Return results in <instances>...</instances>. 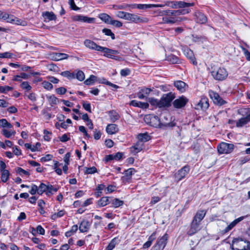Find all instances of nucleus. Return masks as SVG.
<instances>
[{"label":"nucleus","mask_w":250,"mask_h":250,"mask_svg":"<svg viewBox=\"0 0 250 250\" xmlns=\"http://www.w3.org/2000/svg\"><path fill=\"white\" fill-rule=\"evenodd\" d=\"M210 73L213 78L217 81H223L228 76L227 70L224 67H212Z\"/></svg>","instance_id":"nucleus-1"},{"label":"nucleus","mask_w":250,"mask_h":250,"mask_svg":"<svg viewBox=\"0 0 250 250\" xmlns=\"http://www.w3.org/2000/svg\"><path fill=\"white\" fill-rule=\"evenodd\" d=\"M170 12H172V10H167L161 11L159 12V15L163 16L162 21L164 23L173 24L176 22L178 18H176L175 16L172 15Z\"/></svg>","instance_id":"nucleus-2"},{"label":"nucleus","mask_w":250,"mask_h":250,"mask_svg":"<svg viewBox=\"0 0 250 250\" xmlns=\"http://www.w3.org/2000/svg\"><path fill=\"white\" fill-rule=\"evenodd\" d=\"M150 125L155 127L165 128L173 126V124L171 122H164L163 118L159 119L156 116L152 115Z\"/></svg>","instance_id":"nucleus-3"},{"label":"nucleus","mask_w":250,"mask_h":250,"mask_svg":"<svg viewBox=\"0 0 250 250\" xmlns=\"http://www.w3.org/2000/svg\"><path fill=\"white\" fill-rule=\"evenodd\" d=\"M100 51L104 53V56L105 57L118 61L122 59L121 57L117 55L119 54L117 50L102 46Z\"/></svg>","instance_id":"nucleus-4"},{"label":"nucleus","mask_w":250,"mask_h":250,"mask_svg":"<svg viewBox=\"0 0 250 250\" xmlns=\"http://www.w3.org/2000/svg\"><path fill=\"white\" fill-rule=\"evenodd\" d=\"M174 95L171 92L164 94L161 99L159 100V108L169 106L171 101L174 99Z\"/></svg>","instance_id":"nucleus-5"},{"label":"nucleus","mask_w":250,"mask_h":250,"mask_svg":"<svg viewBox=\"0 0 250 250\" xmlns=\"http://www.w3.org/2000/svg\"><path fill=\"white\" fill-rule=\"evenodd\" d=\"M127 21L137 24L146 23L148 22L147 18L144 16H140L138 15L128 13L127 17Z\"/></svg>","instance_id":"nucleus-6"},{"label":"nucleus","mask_w":250,"mask_h":250,"mask_svg":"<svg viewBox=\"0 0 250 250\" xmlns=\"http://www.w3.org/2000/svg\"><path fill=\"white\" fill-rule=\"evenodd\" d=\"M234 145L222 142L217 146L218 152L220 154H228L234 149Z\"/></svg>","instance_id":"nucleus-7"},{"label":"nucleus","mask_w":250,"mask_h":250,"mask_svg":"<svg viewBox=\"0 0 250 250\" xmlns=\"http://www.w3.org/2000/svg\"><path fill=\"white\" fill-rule=\"evenodd\" d=\"M168 235L165 233L162 237L158 239L155 246L156 250H163L167 243Z\"/></svg>","instance_id":"nucleus-8"},{"label":"nucleus","mask_w":250,"mask_h":250,"mask_svg":"<svg viewBox=\"0 0 250 250\" xmlns=\"http://www.w3.org/2000/svg\"><path fill=\"white\" fill-rule=\"evenodd\" d=\"M188 102V99L186 97L182 96L173 101V105L176 108H181L184 107Z\"/></svg>","instance_id":"nucleus-9"},{"label":"nucleus","mask_w":250,"mask_h":250,"mask_svg":"<svg viewBox=\"0 0 250 250\" xmlns=\"http://www.w3.org/2000/svg\"><path fill=\"white\" fill-rule=\"evenodd\" d=\"M209 95L214 103L217 105H222L226 103V101L216 92L211 91L209 92Z\"/></svg>","instance_id":"nucleus-10"},{"label":"nucleus","mask_w":250,"mask_h":250,"mask_svg":"<svg viewBox=\"0 0 250 250\" xmlns=\"http://www.w3.org/2000/svg\"><path fill=\"white\" fill-rule=\"evenodd\" d=\"M189 171V167L186 166L180 169L175 175V178L178 181H180L184 178Z\"/></svg>","instance_id":"nucleus-11"},{"label":"nucleus","mask_w":250,"mask_h":250,"mask_svg":"<svg viewBox=\"0 0 250 250\" xmlns=\"http://www.w3.org/2000/svg\"><path fill=\"white\" fill-rule=\"evenodd\" d=\"M84 45L87 48L91 50L100 51L102 46L98 45L93 41L86 39L84 41Z\"/></svg>","instance_id":"nucleus-12"},{"label":"nucleus","mask_w":250,"mask_h":250,"mask_svg":"<svg viewBox=\"0 0 250 250\" xmlns=\"http://www.w3.org/2000/svg\"><path fill=\"white\" fill-rule=\"evenodd\" d=\"M247 216H241L236 219H235L233 221H232L231 223L228 225L224 230H223V233H225L230 230L233 227H234L236 224H237L240 222L242 221L243 219H244Z\"/></svg>","instance_id":"nucleus-13"},{"label":"nucleus","mask_w":250,"mask_h":250,"mask_svg":"<svg viewBox=\"0 0 250 250\" xmlns=\"http://www.w3.org/2000/svg\"><path fill=\"white\" fill-rule=\"evenodd\" d=\"M196 108H201L203 110H206L209 106V103L208 99L207 98L204 97L201 98L200 101L196 105Z\"/></svg>","instance_id":"nucleus-14"},{"label":"nucleus","mask_w":250,"mask_h":250,"mask_svg":"<svg viewBox=\"0 0 250 250\" xmlns=\"http://www.w3.org/2000/svg\"><path fill=\"white\" fill-rule=\"evenodd\" d=\"M51 58L54 61H59L67 59L68 58V55L67 54L62 53H53L51 54Z\"/></svg>","instance_id":"nucleus-15"},{"label":"nucleus","mask_w":250,"mask_h":250,"mask_svg":"<svg viewBox=\"0 0 250 250\" xmlns=\"http://www.w3.org/2000/svg\"><path fill=\"white\" fill-rule=\"evenodd\" d=\"M199 225L200 223L192 220L190 228L188 231V234L189 235H192L196 233L200 229Z\"/></svg>","instance_id":"nucleus-16"},{"label":"nucleus","mask_w":250,"mask_h":250,"mask_svg":"<svg viewBox=\"0 0 250 250\" xmlns=\"http://www.w3.org/2000/svg\"><path fill=\"white\" fill-rule=\"evenodd\" d=\"M151 91L152 89L150 88L144 87L137 93V96L140 99H144L147 97Z\"/></svg>","instance_id":"nucleus-17"},{"label":"nucleus","mask_w":250,"mask_h":250,"mask_svg":"<svg viewBox=\"0 0 250 250\" xmlns=\"http://www.w3.org/2000/svg\"><path fill=\"white\" fill-rule=\"evenodd\" d=\"M250 122V114H248L246 117H242L236 122L237 127H242Z\"/></svg>","instance_id":"nucleus-18"},{"label":"nucleus","mask_w":250,"mask_h":250,"mask_svg":"<svg viewBox=\"0 0 250 250\" xmlns=\"http://www.w3.org/2000/svg\"><path fill=\"white\" fill-rule=\"evenodd\" d=\"M206 212L204 210H198L194 216L193 221L200 223L201 221L205 216Z\"/></svg>","instance_id":"nucleus-19"},{"label":"nucleus","mask_w":250,"mask_h":250,"mask_svg":"<svg viewBox=\"0 0 250 250\" xmlns=\"http://www.w3.org/2000/svg\"><path fill=\"white\" fill-rule=\"evenodd\" d=\"M42 16L44 18V21L45 22L55 20L56 19V16L52 12L46 11L43 12Z\"/></svg>","instance_id":"nucleus-20"},{"label":"nucleus","mask_w":250,"mask_h":250,"mask_svg":"<svg viewBox=\"0 0 250 250\" xmlns=\"http://www.w3.org/2000/svg\"><path fill=\"white\" fill-rule=\"evenodd\" d=\"M106 131L108 134H114L118 132L119 128L115 124H109L106 127Z\"/></svg>","instance_id":"nucleus-21"},{"label":"nucleus","mask_w":250,"mask_h":250,"mask_svg":"<svg viewBox=\"0 0 250 250\" xmlns=\"http://www.w3.org/2000/svg\"><path fill=\"white\" fill-rule=\"evenodd\" d=\"M130 105L144 109L147 108L149 106V104L147 103L138 102L136 100L131 101Z\"/></svg>","instance_id":"nucleus-22"},{"label":"nucleus","mask_w":250,"mask_h":250,"mask_svg":"<svg viewBox=\"0 0 250 250\" xmlns=\"http://www.w3.org/2000/svg\"><path fill=\"white\" fill-rule=\"evenodd\" d=\"M90 226V225L88 221L83 220L80 225L79 230L81 232H87L89 230Z\"/></svg>","instance_id":"nucleus-23"},{"label":"nucleus","mask_w":250,"mask_h":250,"mask_svg":"<svg viewBox=\"0 0 250 250\" xmlns=\"http://www.w3.org/2000/svg\"><path fill=\"white\" fill-rule=\"evenodd\" d=\"M196 21L201 24L205 23L207 21L206 16L201 12H197L195 13Z\"/></svg>","instance_id":"nucleus-24"},{"label":"nucleus","mask_w":250,"mask_h":250,"mask_svg":"<svg viewBox=\"0 0 250 250\" xmlns=\"http://www.w3.org/2000/svg\"><path fill=\"white\" fill-rule=\"evenodd\" d=\"M184 53L185 55L191 60L193 64H197V62L194 56V54L192 51L189 49H187L185 50Z\"/></svg>","instance_id":"nucleus-25"},{"label":"nucleus","mask_w":250,"mask_h":250,"mask_svg":"<svg viewBox=\"0 0 250 250\" xmlns=\"http://www.w3.org/2000/svg\"><path fill=\"white\" fill-rule=\"evenodd\" d=\"M174 86L177 88L178 90L182 92L186 91V84L185 82L181 81H178L174 83Z\"/></svg>","instance_id":"nucleus-26"},{"label":"nucleus","mask_w":250,"mask_h":250,"mask_svg":"<svg viewBox=\"0 0 250 250\" xmlns=\"http://www.w3.org/2000/svg\"><path fill=\"white\" fill-rule=\"evenodd\" d=\"M138 139L141 143H144L149 141L150 139V137L147 133H140L138 135Z\"/></svg>","instance_id":"nucleus-27"},{"label":"nucleus","mask_w":250,"mask_h":250,"mask_svg":"<svg viewBox=\"0 0 250 250\" xmlns=\"http://www.w3.org/2000/svg\"><path fill=\"white\" fill-rule=\"evenodd\" d=\"M190 12L189 9H183L176 10H172V12L170 13L173 15L175 16L176 18H177L178 16L181 15H185L188 13Z\"/></svg>","instance_id":"nucleus-28"},{"label":"nucleus","mask_w":250,"mask_h":250,"mask_svg":"<svg viewBox=\"0 0 250 250\" xmlns=\"http://www.w3.org/2000/svg\"><path fill=\"white\" fill-rule=\"evenodd\" d=\"M194 5V3L193 2H186L182 1H177V8H185L192 6Z\"/></svg>","instance_id":"nucleus-29"},{"label":"nucleus","mask_w":250,"mask_h":250,"mask_svg":"<svg viewBox=\"0 0 250 250\" xmlns=\"http://www.w3.org/2000/svg\"><path fill=\"white\" fill-rule=\"evenodd\" d=\"M109 115L110 120L112 122H115L120 118L119 115L114 110H111L109 111Z\"/></svg>","instance_id":"nucleus-30"},{"label":"nucleus","mask_w":250,"mask_h":250,"mask_svg":"<svg viewBox=\"0 0 250 250\" xmlns=\"http://www.w3.org/2000/svg\"><path fill=\"white\" fill-rule=\"evenodd\" d=\"M58 190V188L54 187L52 185L49 184L47 186V191L46 192V194L47 196L54 194V192H56Z\"/></svg>","instance_id":"nucleus-31"},{"label":"nucleus","mask_w":250,"mask_h":250,"mask_svg":"<svg viewBox=\"0 0 250 250\" xmlns=\"http://www.w3.org/2000/svg\"><path fill=\"white\" fill-rule=\"evenodd\" d=\"M99 18L106 23H109V22L111 20V17L108 14L105 13L99 14Z\"/></svg>","instance_id":"nucleus-32"},{"label":"nucleus","mask_w":250,"mask_h":250,"mask_svg":"<svg viewBox=\"0 0 250 250\" xmlns=\"http://www.w3.org/2000/svg\"><path fill=\"white\" fill-rule=\"evenodd\" d=\"M117 237H115L110 242L108 246L105 248V250H112L116 246L117 244Z\"/></svg>","instance_id":"nucleus-33"},{"label":"nucleus","mask_w":250,"mask_h":250,"mask_svg":"<svg viewBox=\"0 0 250 250\" xmlns=\"http://www.w3.org/2000/svg\"><path fill=\"white\" fill-rule=\"evenodd\" d=\"M143 147V144L138 141L136 145L132 147V148L134 149L133 151L134 153H138L142 150Z\"/></svg>","instance_id":"nucleus-34"},{"label":"nucleus","mask_w":250,"mask_h":250,"mask_svg":"<svg viewBox=\"0 0 250 250\" xmlns=\"http://www.w3.org/2000/svg\"><path fill=\"white\" fill-rule=\"evenodd\" d=\"M98 205L101 207H104L109 203V198L107 197H103L98 201Z\"/></svg>","instance_id":"nucleus-35"},{"label":"nucleus","mask_w":250,"mask_h":250,"mask_svg":"<svg viewBox=\"0 0 250 250\" xmlns=\"http://www.w3.org/2000/svg\"><path fill=\"white\" fill-rule=\"evenodd\" d=\"M47 186L43 183H42L38 187V194L42 195L43 192H46L47 191Z\"/></svg>","instance_id":"nucleus-36"},{"label":"nucleus","mask_w":250,"mask_h":250,"mask_svg":"<svg viewBox=\"0 0 250 250\" xmlns=\"http://www.w3.org/2000/svg\"><path fill=\"white\" fill-rule=\"evenodd\" d=\"M1 172V180L3 182H6L9 179L10 173L8 170Z\"/></svg>","instance_id":"nucleus-37"},{"label":"nucleus","mask_w":250,"mask_h":250,"mask_svg":"<svg viewBox=\"0 0 250 250\" xmlns=\"http://www.w3.org/2000/svg\"><path fill=\"white\" fill-rule=\"evenodd\" d=\"M16 133L15 131H9L6 129L2 130V134L6 138H9L12 135H14Z\"/></svg>","instance_id":"nucleus-38"},{"label":"nucleus","mask_w":250,"mask_h":250,"mask_svg":"<svg viewBox=\"0 0 250 250\" xmlns=\"http://www.w3.org/2000/svg\"><path fill=\"white\" fill-rule=\"evenodd\" d=\"M112 204L114 208H116L122 206L124 204V202L122 200L116 198L113 200Z\"/></svg>","instance_id":"nucleus-39"},{"label":"nucleus","mask_w":250,"mask_h":250,"mask_svg":"<svg viewBox=\"0 0 250 250\" xmlns=\"http://www.w3.org/2000/svg\"><path fill=\"white\" fill-rule=\"evenodd\" d=\"M148 101L149 102V103L153 106H155L156 107H158L159 108V100H158L157 99L154 98H149L148 99Z\"/></svg>","instance_id":"nucleus-40"},{"label":"nucleus","mask_w":250,"mask_h":250,"mask_svg":"<svg viewBox=\"0 0 250 250\" xmlns=\"http://www.w3.org/2000/svg\"><path fill=\"white\" fill-rule=\"evenodd\" d=\"M167 60L172 63H177L179 62V59L177 57L170 55L167 57Z\"/></svg>","instance_id":"nucleus-41"},{"label":"nucleus","mask_w":250,"mask_h":250,"mask_svg":"<svg viewBox=\"0 0 250 250\" xmlns=\"http://www.w3.org/2000/svg\"><path fill=\"white\" fill-rule=\"evenodd\" d=\"M75 78H76L80 81H83L85 78L84 74L82 71L78 70Z\"/></svg>","instance_id":"nucleus-42"},{"label":"nucleus","mask_w":250,"mask_h":250,"mask_svg":"<svg viewBox=\"0 0 250 250\" xmlns=\"http://www.w3.org/2000/svg\"><path fill=\"white\" fill-rule=\"evenodd\" d=\"M42 86L48 90H50L53 89V86L50 82L43 81L42 83Z\"/></svg>","instance_id":"nucleus-43"},{"label":"nucleus","mask_w":250,"mask_h":250,"mask_svg":"<svg viewBox=\"0 0 250 250\" xmlns=\"http://www.w3.org/2000/svg\"><path fill=\"white\" fill-rule=\"evenodd\" d=\"M96 80V77L94 75H91L90 77L86 79L84 83L86 85H90L94 83V82Z\"/></svg>","instance_id":"nucleus-44"},{"label":"nucleus","mask_w":250,"mask_h":250,"mask_svg":"<svg viewBox=\"0 0 250 250\" xmlns=\"http://www.w3.org/2000/svg\"><path fill=\"white\" fill-rule=\"evenodd\" d=\"M14 23L17 25H22L23 26L27 25V23L26 21L22 20L18 18H16V19H14Z\"/></svg>","instance_id":"nucleus-45"},{"label":"nucleus","mask_w":250,"mask_h":250,"mask_svg":"<svg viewBox=\"0 0 250 250\" xmlns=\"http://www.w3.org/2000/svg\"><path fill=\"white\" fill-rule=\"evenodd\" d=\"M134 7L139 9H144L152 8V6L151 4H138L134 5Z\"/></svg>","instance_id":"nucleus-46"},{"label":"nucleus","mask_w":250,"mask_h":250,"mask_svg":"<svg viewBox=\"0 0 250 250\" xmlns=\"http://www.w3.org/2000/svg\"><path fill=\"white\" fill-rule=\"evenodd\" d=\"M61 75L69 79L75 78V75L71 73L69 71H63L61 73Z\"/></svg>","instance_id":"nucleus-47"},{"label":"nucleus","mask_w":250,"mask_h":250,"mask_svg":"<svg viewBox=\"0 0 250 250\" xmlns=\"http://www.w3.org/2000/svg\"><path fill=\"white\" fill-rule=\"evenodd\" d=\"M103 32L106 36H109L111 37L112 40L115 39L114 34L113 33L110 29L104 28L103 29Z\"/></svg>","instance_id":"nucleus-48"},{"label":"nucleus","mask_w":250,"mask_h":250,"mask_svg":"<svg viewBox=\"0 0 250 250\" xmlns=\"http://www.w3.org/2000/svg\"><path fill=\"white\" fill-rule=\"evenodd\" d=\"M97 171V168L95 167H85V170L84 173L86 174H93Z\"/></svg>","instance_id":"nucleus-49"},{"label":"nucleus","mask_w":250,"mask_h":250,"mask_svg":"<svg viewBox=\"0 0 250 250\" xmlns=\"http://www.w3.org/2000/svg\"><path fill=\"white\" fill-rule=\"evenodd\" d=\"M165 4L172 8L177 9V1H167L165 2Z\"/></svg>","instance_id":"nucleus-50"},{"label":"nucleus","mask_w":250,"mask_h":250,"mask_svg":"<svg viewBox=\"0 0 250 250\" xmlns=\"http://www.w3.org/2000/svg\"><path fill=\"white\" fill-rule=\"evenodd\" d=\"M21 87L27 91H30L32 87L27 82H23L21 84Z\"/></svg>","instance_id":"nucleus-51"},{"label":"nucleus","mask_w":250,"mask_h":250,"mask_svg":"<svg viewBox=\"0 0 250 250\" xmlns=\"http://www.w3.org/2000/svg\"><path fill=\"white\" fill-rule=\"evenodd\" d=\"M128 13L124 11H118L117 14V16L120 18L127 20V17Z\"/></svg>","instance_id":"nucleus-52"},{"label":"nucleus","mask_w":250,"mask_h":250,"mask_svg":"<svg viewBox=\"0 0 250 250\" xmlns=\"http://www.w3.org/2000/svg\"><path fill=\"white\" fill-rule=\"evenodd\" d=\"M16 172L21 176L23 175H29V173L27 171L24 170L21 167H18L16 169Z\"/></svg>","instance_id":"nucleus-53"},{"label":"nucleus","mask_w":250,"mask_h":250,"mask_svg":"<svg viewBox=\"0 0 250 250\" xmlns=\"http://www.w3.org/2000/svg\"><path fill=\"white\" fill-rule=\"evenodd\" d=\"M109 24L114 25L117 27H120L122 26V25H123L122 23L121 22H120V21H116V20H110Z\"/></svg>","instance_id":"nucleus-54"},{"label":"nucleus","mask_w":250,"mask_h":250,"mask_svg":"<svg viewBox=\"0 0 250 250\" xmlns=\"http://www.w3.org/2000/svg\"><path fill=\"white\" fill-rule=\"evenodd\" d=\"M13 89V87L5 86H0V93H6L7 91L12 90Z\"/></svg>","instance_id":"nucleus-55"},{"label":"nucleus","mask_w":250,"mask_h":250,"mask_svg":"<svg viewBox=\"0 0 250 250\" xmlns=\"http://www.w3.org/2000/svg\"><path fill=\"white\" fill-rule=\"evenodd\" d=\"M13 54L9 52H6L3 53H0V58H10L12 57Z\"/></svg>","instance_id":"nucleus-56"},{"label":"nucleus","mask_w":250,"mask_h":250,"mask_svg":"<svg viewBox=\"0 0 250 250\" xmlns=\"http://www.w3.org/2000/svg\"><path fill=\"white\" fill-rule=\"evenodd\" d=\"M95 19L93 18H89L87 16H83V21L86 23H92L94 22Z\"/></svg>","instance_id":"nucleus-57"},{"label":"nucleus","mask_w":250,"mask_h":250,"mask_svg":"<svg viewBox=\"0 0 250 250\" xmlns=\"http://www.w3.org/2000/svg\"><path fill=\"white\" fill-rule=\"evenodd\" d=\"M38 187L36 185H32L29 192L31 195H34L36 192L38 193Z\"/></svg>","instance_id":"nucleus-58"},{"label":"nucleus","mask_w":250,"mask_h":250,"mask_svg":"<svg viewBox=\"0 0 250 250\" xmlns=\"http://www.w3.org/2000/svg\"><path fill=\"white\" fill-rule=\"evenodd\" d=\"M56 91L57 94L60 95H62L66 93V89L65 88L63 87H61L59 88H58L56 89Z\"/></svg>","instance_id":"nucleus-59"},{"label":"nucleus","mask_w":250,"mask_h":250,"mask_svg":"<svg viewBox=\"0 0 250 250\" xmlns=\"http://www.w3.org/2000/svg\"><path fill=\"white\" fill-rule=\"evenodd\" d=\"M83 106L85 110L89 112H91V105L89 103L86 102H83Z\"/></svg>","instance_id":"nucleus-60"},{"label":"nucleus","mask_w":250,"mask_h":250,"mask_svg":"<svg viewBox=\"0 0 250 250\" xmlns=\"http://www.w3.org/2000/svg\"><path fill=\"white\" fill-rule=\"evenodd\" d=\"M83 15H77L72 17V19L75 21H83Z\"/></svg>","instance_id":"nucleus-61"},{"label":"nucleus","mask_w":250,"mask_h":250,"mask_svg":"<svg viewBox=\"0 0 250 250\" xmlns=\"http://www.w3.org/2000/svg\"><path fill=\"white\" fill-rule=\"evenodd\" d=\"M43 133H44V140L48 141H50L51 139V138L49 136V135L51 134V133L47 130H44Z\"/></svg>","instance_id":"nucleus-62"},{"label":"nucleus","mask_w":250,"mask_h":250,"mask_svg":"<svg viewBox=\"0 0 250 250\" xmlns=\"http://www.w3.org/2000/svg\"><path fill=\"white\" fill-rule=\"evenodd\" d=\"M152 115H146L144 117V121L147 124L150 125L151 123Z\"/></svg>","instance_id":"nucleus-63"},{"label":"nucleus","mask_w":250,"mask_h":250,"mask_svg":"<svg viewBox=\"0 0 250 250\" xmlns=\"http://www.w3.org/2000/svg\"><path fill=\"white\" fill-rule=\"evenodd\" d=\"M134 169L130 168L125 170V175L126 176L130 177L134 173Z\"/></svg>","instance_id":"nucleus-64"}]
</instances>
